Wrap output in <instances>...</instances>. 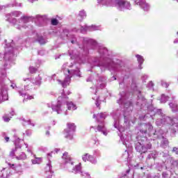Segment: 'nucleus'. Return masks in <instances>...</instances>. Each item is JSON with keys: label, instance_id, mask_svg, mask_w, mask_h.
I'll use <instances>...</instances> for the list:
<instances>
[{"label": "nucleus", "instance_id": "obj_39", "mask_svg": "<svg viewBox=\"0 0 178 178\" xmlns=\"http://www.w3.org/2000/svg\"><path fill=\"white\" fill-rule=\"evenodd\" d=\"M2 137H3L6 143H9L10 138H9V136H6V133H5V132L2 133Z\"/></svg>", "mask_w": 178, "mask_h": 178}, {"label": "nucleus", "instance_id": "obj_44", "mask_svg": "<svg viewBox=\"0 0 178 178\" xmlns=\"http://www.w3.org/2000/svg\"><path fill=\"white\" fill-rule=\"evenodd\" d=\"M147 87L149 88V90H154V83L152 81L149 82Z\"/></svg>", "mask_w": 178, "mask_h": 178}, {"label": "nucleus", "instance_id": "obj_8", "mask_svg": "<svg viewBox=\"0 0 178 178\" xmlns=\"http://www.w3.org/2000/svg\"><path fill=\"white\" fill-rule=\"evenodd\" d=\"M41 80H42V79L41 78V76H40V75L37 76L35 79H31L30 78L24 79L25 84H27L28 83L29 84L24 85V89L22 88L18 90L19 95L21 97H24V101H30L31 99H34V96L29 95V91L31 90V88L30 87V83L35 84V86H41Z\"/></svg>", "mask_w": 178, "mask_h": 178}, {"label": "nucleus", "instance_id": "obj_36", "mask_svg": "<svg viewBox=\"0 0 178 178\" xmlns=\"http://www.w3.org/2000/svg\"><path fill=\"white\" fill-rule=\"evenodd\" d=\"M158 156V153L156 152H152L150 154L147 156V159H151L153 158V159H155Z\"/></svg>", "mask_w": 178, "mask_h": 178}, {"label": "nucleus", "instance_id": "obj_40", "mask_svg": "<svg viewBox=\"0 0 178 178\" xmlns=\"http://www.w3.org/2000/svg\"><path fill=\"white\" fill-rule=\"evenodd\" d=\"M131 88H132L134 91H136V90H137V83L136 81H132Z\"/></svg>", "mask_w": 178, "mask_h": 178}, {"label": "nucleus", "instance_id": "obj_47", "mask_svg": "<svg viewBox=\"0 0 178 178\" xmlns=\"http://www.w3.org/2000/svg\"><path fill=\"white\" fill-rule=\"evenodd\" d=\"M59 23V22L58 21V19H53L51 20V24L52 26H57V24Z\"/></svg>", "mask_w": 178, "mask_h": 178}, {"label": "nucleus", "instance_id": "obj_34", "mask_svg": "<svg viewBox=\"0 0 178 178\" xmlns=\"http://www.w3.org/2000/svg\"><path fill=\"white\" fill-rule=\"evenodd\" d=\"M169 96L165 95V94L161 95V98L160 99L161 104H166L169 101Z\"/></svg>", "mask_w": 178, "mask_h": 178}, {"label": "nucleus", "instance_id": "obj_20", "mask_svg": "<svg viewBox=\"0 0 178 178\" xmlns=\"http://www.w3.org/2000/svg\"><path fill=\"white\" fill-rule=\"evenodd\" d=\"M120 140L123 144V145H125L127 148H131V143H130V136L127 135H122L120 136Z\"/></svg>", "mask_w": 178, "mask_h": 178}, {"label": "nucleus", "instance_id": "obj_64", "mask_svg": "<svg viewBox=\"0 0 178 178\" xmlns=\"http://www.w3.org/2000/svg\"><path fill=\"white\" fill-rule=\"evenodd\" d=\"M47 178H52V175H49Z\"/></svg>", "mask_w": 178, "mask_h": 178}, {"label": "nucleus", "instance_id": "obj_43", "mask_svg": "<svg viewBox=\"0 0 178 178\" xmlns=\"http://www.w3.org/2000/svg\"><path fill=\"white\" fill-rule=\"evenodd\" d=\"M93 156H101V152L99 150L95 149L93 151Z\"/></svg>", "mask_w": 178, "mask_h": 178}, {"label": "nucleus", "instance_id": "obj_29", "mask_svg": "<svg viewBox=\"0 0 178 178\" xmlns=\"http://www.w3.org/2000/svg\"><path fill=\"white\" fill-rule=\"evenodd\" d=\"M33 158H35V159L31 160L33 165H40V163L42 162V158L41 157H36L35 155H33Z\"/></svg>", "mask_w": 178, "mask_h": 178}, {"label": "nucleus", "instance_id": "obj_56", "mask_svg": "<svg viewBox=\"0 0 178 178\" xmlns=\"http://www.w3.org/2000/svg\"><path fill=\"white\" fill-rule=\"evenodd\" d=\"M124 156H126V158H127L129 156V152H127V151H125Z\"/></svg>", "mask_w": 178, "mask_h": 178}, {"label": "nucleus", "instance_id": "obj_46", "mask_svg": "<svg viewBox=\"0 0 178 178\" xmlns=\"http://www.w3.org/2000/svg\"><path fill=\"white\" fill-rule=\"evenodd\" d=\"M29 72L30 73H35V72H37V68L34 67H29Z\"/></svg>", "mask_w": 178, "mask_h": 178}, {"label": "nucleus", "instance_id": "obj_25", "mask_svg": "<svg viewBox=\"0 0 178 178\" xmlns=\"http://www.w3.org/2000/svg\"><path fill=\"white\" fill-rule=\"evenodd\" d=\"M169 106L172 111V112H177L178 111V105L176 101H173L169 103Z\"/></svg>", "mask_w": 178, "mask_h": 178}, {"label": "nucleus", "instance_id": "obj_15", "mask_svg": "<svg viewBox=\"0 0 178 178\" xmlns=\"http://www.w3.org/2000/svg\"><path fill=\"white\" fill-rule=\"evenodd\" d=\"M13 143H14L15 149H13L12 151L10 152V156L13 158L15 156V152L17 151V149H20L22 148V145L24 144V140L20 139L19 137H17V135L14 134L13 135Z\"/></svg>", "mask_w": 178, "mask_h": 178}, {"label": "nucleus", "instance_id": "obj_45", "mask_svg": "<svg viewBox=\"0 0 178 178\" xmlns=\"http://www.w3.org/2000/svg\"><path fill=\"white\" fill-rule=\"evenodd\" d=\"M161 86H162V87H164L165 88H168L169 87V83H168L165 81H161Z\"/></svg>", "mask_w": 178, "mask_h": 178}, {"label": "nucleus", "instance_id": "obj_52", "mask_svg": "<svg viewBox=\"0 0 178 178\" xmlns=\"http://www.w3.org/2000/svg\"><path fill=\"white\" fill-rule=\"evenodd\" d=\"M93 140L95 142V144H96L97 145L99 144V142L98 141V139L97 138H93Z\"/></svg>", "mask_w": 178, "mask_h": 178}, {"label": "nucleus", "instance_id": "obj_38", "mask_svg": "<svg viewBox=\"0 0 178 178\" xmlns=\"http://www.w3.org/2000/svg\"><path fill=\"white\" fill-rule=\"evenodd\" d=\"M22 124H23V126H27V124H31V126L34 127V124L31 123V121L30 120H23Z\"/></svg>", "mask_w": 178, "mask_h": 178}, {"label": "nucleus", "instance_id": "obj_11", "mask_svg": "<svg viewBox=\"0 0 178 178\" xmlns=\"http://www.w3.org/2000/svg\"><path fill=\"white\" fill-rule=\"evenodd\" d=\"M6 79V70L5 69L0 70V102L8 101V86L3 83V81Z\"/></svg>", "mask_w": 178, "mask_h": 178}, {"label": "nucleus", "instance_id": "obj_10", "mask_svg": "<svg viewBox=\"0 0 178 178\" xmlns=\"http://www.w3.org/2000/svg\"><path fill=\"white\" fill-rule=\"evenodd\" d=\"M120 99L117 100V102L118 104H119V105H120L121 106H124V108H125V111L124 113V123L126 126V129H127V127H129V124H130V122H129V120H127V117L126 116L127 113H126V112L130 113L131 111V110L133 109V103H131V101L127 100L129 99V93L122 92L120 93Z\"/></svg>", "mask_w": 178, "mask_h": 178}, {"label": "nucleus", "instance_id": "obj_63", "mask_svg": "<svg viewBox=\"0 0 178 178\" xmlns=\"http://www.w3.org/2000/svg\"><path fill=\"white\" fill-rule=\"evenodd\" d=\"M46 134H47V136H49V131H47L46 132Z\"/></svg>", "mask_w": 178, "mask_h": 178}, {"label": "nucleus", "instance_id": "obj_7", "mask_svg": "<svg viewBox=\"0 0 178 178\" xmlns=\"http://www.w3.org/2000/svg\"><path fill=\"white\" fill-rule=\"evenodd\" d=\"M102 6H115L120 12L131 10V3L127 0H97Z\"/></svg>", "mask_w": 178, "mask_h": 178}, {"label": "nucleus", "instance_id": "obj_5", "mask_svg": "<svg viewBox=\"0 0 178 178\" xmlns=\"http://www.w3.org/2000/svg\"><path fill=\"white\" fill-rule=\"evenodd\" d=\"M64 74L65 76V79L62 81L60 79H58L57 81L58 84H60L63 88H66L69 84H70V79H72V76H77V77H81V73L80 72V70L77 67L76 64H73V63H65L63 64L62 67Z\"/></svg>", "mask_w": 178, "mask_h": 178}, {"label": "nucleus", "instance_id": "obj_62", "mask_svg": "<svg viewBox=\"0 0 178 178\" xmlns=\"http://www.w3.org/2000/svg\"><path fill=\"white\" fill-rule=\"evenodd\" d=\"M112 80H116V76H113V77H112Z\"/></svg>", "mask_w": 178, "mask_h": 178}, {"label": "nucleus", "instance_id": "obj_33", "mask_svg": "<svg viewBox=\"0 0 178 178\" xmlns=\"http://www.w3.org/2000/svg\"><path fill=\"white\" fill-rule=\"evenodd\" d=\"M22 6V3H17L16 1H14L13 3H9L6 6V8H15Z\"/></svg>", "mask_w": 178, "mask_h": 178}, {"label": "nucleus", "instance_id": "obj_31", "mask_svg": "<svg viewBox=\"0 0 178 178\" xmlns=\"http://www.w3.org/2000/svg\"><path fill=\"white\" fill-rule=\"evenodd\" d=\"M15 158L17 161H26L27 159V155L24 152H21L20 155L17 156Z\"/></svg>", "mask_w": 178, "mask_h": 178}, {"label": "nucleus", "instance_id": "obj_13", "mask_svg": "<svg viewBox=\"0 0 178 178\" xmlns=\"http://www.w3.org/2000/svg\"><path fill=\"white\" fill-rule=\"evenodd\" d=\"M111 116H113V118L114 119V127L118 129L120 133H123V131L126 130V128L119 124V120H120V116H122L120 114V110L113 111L111 113Z\"/></svg>", "mask_w": 178, "mask_h": 178}, {"label": "nucleus", "instance_id": "obj_23", "mask_svg": "<svg viewBox=\"0 0 178 178\" xmlns=\"http://www.w3.org/2000/svg\"><path fill=\"white\" fill-rule=\"evenodd\" d=\"M10 168L15 170V173H17V175H23V168L21 164H12Z\"/></svg>", "mask_w": 178, "mask_h": 178}, {"label": "nucleus", "instance_id": "obj_19", "mask_svg": "<svg viewBox=\"0 0 178 178\" xmlns=\"http://www.w3.org/2000/svg\"><path fill=\"white\" fill-rule=\"evenodd\" d=\"M163 156L164 158H168V161L170 162V163L171 164V165H170L171 169H173V168H176V166H177V165H178L177 161L174 160V159L172 157L169 156L168 153H163Z\"/></svg>", "mask_w": 178, "mask_h": 178}, {"label": "nucleus", "instance_id": "obj_60", "mask_svg": "<svg viewBox=\"0 0 178 178\" xmlns=\"http://www.w3.org/2000/svg\"><path fill=\"white\" fill-rule=\"evenodd\" d=\"M11 87H12L13 88H15L16 87V84L12 83V84H11Z\"/></svg>", "mask_w": 178, "mask_h": 178}, {"label": "nucleus", "instance_id": "obj_41", "mask_svg": "<svg viewBox=\"0 0 178 178\" xmlns=\"http://www.w3.org/2000/svg\"><path fill=\"white\" fill-rule=\"evenodd\" d=\"M92 99H95V105L96 106H99V97H92Z\"/></svg>", "mask_w": 178, "mask_h": 178}, {"label": "nucleus", "instance_id": "obj_24", "mask_svg": "<svg viewBox=\"0 0 178 178\" xmlns=\"http://www.w3.org/2000/svg\"><path fill=\"white\" fill-rule=\"evenodd\" d=\"M88 27L89 26L85 25L81 26L80 29L74 28L72 31H74V33H81L82 34H86L87 31H90Z\"/></svg>", "mask_w": 178, "mask_h": 178}, {"label": "nucleus", "instance_id": "obj_49", "mask_svg": "<svg viewBox=\"0 0 178 178\" xmlns=\"http://www.w3.org/2000/svg\"><path fill=\"white\" fill-rule=\"evenodd\" d=\"M141 79H142L143 81L145 83V80H147V79H148V75L143 74L142 76Z\"/></svg>", "mask_w": 178, "mask_h": 178}, {"label": "nucleus", "instance_id": "obj_1", "mask_svg": "<svg viewBox=\"0 0 178 178\" xmlns=\"http://www.w3.org/2000/svg\"><path fill=\"white\" fill-rule=\"evenodd\" d=\"M62 37H66L71 44L78 45V50L69 51V55L71 59L76 60L78 63H84L86 59L90 54V49H97L99 57H95L93 60L94 66L100 67L102 72L110 70V72H120L124 73L126 67L124 63L120 60L115 62L109 57L108 49L104 46L99 45L95 40L89 38L76 37L74 35L69 32V30L64 29L62 33Z\"/></svg>", "mask_w": 178, "mask_h": 178}, {"label": "nucleus", "instance_id": "obj_26", "mask_svg": "<svg viewBox=\"0 0 178 178\" xmlns=\"http://www.w3.org/2000/svg\"><path fill=\"white\" fill-rule=\"evenodd\" d=\"M89 31H97L102 30L101 25H91L88 26Z\"/></svg>", "mask_w": 178, "mask_h": 178}, {"label": "nucleus", "instance_id": "obj_4", "mask_svg": "<svg viewBox=\"0 0 178 178\" xmlns=\"http://www.w3.org/2000/svg\"><path fill=\"white\" fill-rule=\"evenodd\" d=\"M22 16V12L20 11H12L10 13L6 15V20L8 22L11 24L17 29V30H22L24 29V30H33V26L30 24V19L31 17L24 16L21 17L19 19H17L15 17H19Z\"/></svg>", "mask_w": 178, "mask_h": 178}, {"label": "nucleus", "instance_id": "obj_58", "mask_svg": "<svg viewBox=\"0 0 178 178\" xmlns=\"http://www.w3.org/2000/svg\"><path fill=\"white\" fill-rule=\"evenodd\" d=\"M59 151H60V149H54V152H56V154H58V152H59Z\"/></svg>", "mask_w": 178, "mask_h": 178}, {"label": "nucleus", "instance_id": "obj_32", "mask_svg": "<svg viewBox=\"0 0 178 178\" xmlns=\"http://www.w3.org/2000/svg\"><path fill=\"white\" fill-rule=\"evenodd\" d=\"M36 41H38V42H39V44L41 45L43 44H47V40H45V38H44L42 36L37 35Z\"/></svg>", "mask_w": 178, "mask_h": 178}, {"label": "nucleus", "instance_id": "obj_27", "mask_svg": "<svg viewBox=\"0 0 178 178\" xmlns=\"http://www.w3.org/2000/svg\"><path fill=\"white\" fill-rule=\"evenodd\" d=\"M87 17V13H86V10H81L79 12L78 14V19L79 20H83V19H86Z\"/></svg>", "mask_w": 178, "mask_h": 178}, {"label": "nucleus", "instance_id": "obj_48", "mask_svg": "<svg viewBox=\"0 0 178 178\" xmlns=\"http://www.w3.org/2000/svg\"><path fill=\"white\" fill-rule=\"evenodd\" d=\"M10 118L11 117H9L7 115H6L3 117V119L4 122H9V120H10Z\"/></svg>", "mask_w": 178, "mask_h": 178}, {"label": "nucleus", "instance_id": "obj_59", "mask_svg": "<svg viewBox=\"0 0 178 178\" xmlns=\"http://www.w3.org/2000/svg\"><path fill=\"white\" fill-rule=\"evenodd\" d=\"M36 17H37V19H40V20L42 19L41 15H37Z\"/></svg>", "mask_w": 178, "mask_h": 178}, {"label": "nucleus", "instance_id": "obj_18", "mask_svg": "<svg viewBox=\"0 0 178 178\" xmlns=\"http://www.w3.org/2000/svg\"><path fill=\"white\" fill-rule=\"evenodd\" d=\"M136 5H138L144 12H148L150 9V6L145 0H136Z\"/></svg>", "mask_w": 178, "mask_h": 178}, {"label": "nucleus", "instance_id": "obj_12", "mask_svg": "<svg viewBox=\"0 0 178 178\" xmlns=\"http://www.w3.org/2000/svg\"><path fill=\"white\" fill-rule=\"evenodd\" d=\"M5 47V54H4V59L6 60H12V58L15 56V51L17 49V47H15V43H13V40L11 41V43H8V44H6Z\"/></svg>", "mask_w": 178, "mask_h": 178}, {"label": "nucleus", "instance_id": "obj_42", "mask_svg": "<svg viewBox=\"0 0 178 178\" xmlns=\"http://www.w3.org/2000/svg\"><path fill=\"white\" fill-rule=\"evenodd\" d=\"M24 145H25L26 148H27V152L31 154V155H33V151L31 150V147H29V144L24 143Z\"/></svg>", "mask_w": 178, "mask_h": 178}, {"label": "nucleus", "instance_id": "obj_2", "mask_svg": "<svg viewBox=\"0 0 178 178\" xmlns=\"http://www.w3.org/2000/svg\"><path fill=\"white\" fill-rule=\"evenodd\" d=\"M140 133H138L136 139L138 142L136 143V149L140 154H145L149 149L152 148V145L147 138V134L153 136L154 138H159L161 140L162 147H167L169 144L168 139L165 138V132L160 129L158 131L154 130V127L151 122L142 124L139 127Z\"/></svg>", "mask_w": 178, "mask_h": 178}, {"label": "nucleus", "instance_id": "obj_57", "mask_svg": "<svg viewBox=\"0 0 178 178\" xmlns=\"http://www.w3.org/2000/svg\"><path fill=\"white\" fill-rule=\"evenodd\" d=\"M92 81V76H90L88 78L87 81Z\"/></svg>", "mask_w": 178, "mask_h": 178}, {"label": "nucleus", "instance_id": "obj_17", "mask_svg": "<svg viewBox=\"0 0 178 178\" xmlns=\"http://www.w3.org/2000/svg\"><path fill=\"white\" fill-rule=\"evenodd\" d=\"M137 106H140V109H145L147 106V99L141 95V92L138 91V102H136Z\"/></svg>", "mask_w": 178, "mask_h": 178}, {"label": "nucleus", "instance_id": "obj_16", "mask_svg": "<svg viewBox=\"0 0 178 178\" xmlns=\"http://www.w3.org/2000/svg\"><path fill=\"white\" fill-rule=\"evenodd\" d=\"M74 131H76V125H74V123L68 122L67 124V129L64 131V136L65 138L72 140Z\"/></svg>", "mask_w": 178, "mask_h": 178}, {"label": "nucleus", "instance_id": "obj_9", "mask_svg": "<svg viewBox=\"0 0 178 178\" xmlns=\"http://www.w3.org/2000/svg\"><path fill=\"white\" fill-rule=\"evenodd\" d=\"M62 159L64 160V162L65 163V168H67L68 170H70V169H72L71 172L72 173H74L75 175H76V173H80L82 177L91 178V175H90L88 172H82L81 163H79V165H76L74 168L73 167L74 165V163H73V161H72V159L69 155V153L65 152L63 154Z\"/></svg>", "mask_w": 178, "mask_h": 178}, {"label": "nucleus", "instance_id": "obj_6", "mask_svg": "<svg viewBox=\"0 0 178 178\" xmlns=\"http://www.w3.org/2000/svg\"><path fill=\"white\" fill-rule=\"evenodd\" d=\"M65 104L67 107L68 111H76L77 106L74 104L73 102H69V97L65 94V90H61V95L58 97V102L56 104H51V109L54 112H56L58 115L60 113H65L67 115V113L65 111Z\"/></svg>", "mask_w": 178, "mask_h": 178}, {"label": "nucleus", "instance_id": "obj_53", "mask_svg": "<svg viewBox=\"0 0 178 178\" xmlns=\"http://www.w3.org/2000/svg\"><path fill=\"white\" fill-rule=\"evenodd\" d=\"M26 136H31V130H26Z\"/></svg>", "mask_w": 178, "mask_h": 178}, {"label": "nucleus", "instance_id": "obj_54", "mask_svg": "<svg viewBox=\"0 0 178 178\" xmlns=\"http://www.w3.org/2000/svg\"><path fill=\"white\" fill-rule=\"evenodd\" d=\"M5 8H6V6L0 5V12L1 10H3V9H5Z\"/></svg>", "mask_w": 178, "mask_h": 178}, {"label": "nucleus", "instance_id": "obj_37", "mask_svg": "<svg viewBox=\"0 0 178 178\" xmlns=\"http://www.w3.org/2000/svg\"><path fill=\"white\" fill-rule=\"evenodd\" d=\"M90 154L88 153H86L85 154L82 155V161H83V162H87L89 161L90 159Z\"/></svg>", "mask_w": 178, "mask_h": 178}, {"label": "nucleus", "instance_id": "obj_22", "mask_svg": "<svg viewBox=\"0 0 178 178\" xmlns=\"http://www.w3.org/2000/svg\"><path fill=\"white\" fill-rule=\"evenodd\" d=\"M106 77L105 76H99L97 86L96 88H104L106 86Z\"/></svg>", "mask_w": 178, "mask_h": 178}, {"label": "nucleus", "instance_id": "obj_35", "mask_svg": "<svg viewBox=\"0 0 178 178\" xmlns=\"http://www.w3.org/2000/svg\"><path fill=\"white\" fill-rule=\"evenodd\" d=\"M88 162H90V163H92V165H97V158H95V156L90 154Z\"/></svg>", "mask_w": 178, "mask_h": 178}, {"label": "nucleus", "instance_id": "obj_61", "mask_svg": "<svg viewBox=\"0 0 178 178\" xmlns=\"http://www.w3.org/2000/svg\"><path fill=\"white\" fill-rule=\"evenodd\" d=\"M10 115H11V116H14L15 115V111H11V113H10Z\"/></svg>", "mask_w": 178, "mask_h": 178}, {"label": "nucleus", "instance_id": "obj_28", "mask_svg": "<svg viewBox=\"0 0 178 178\" xmlns=\"http://www.w3.org/2000/svg\"><path fill=\"white\" fill-rule=\"evenodd\" d=\"M136 58H137V60L139 63L138 67L139 69H143L142 65L143 63H144V57H143L142 56L137 54L136 56Z\"/></svg>", "mask_w": 178, "mask_h": 178}, {"label": "nucleus", "instance_id": "obj_51", "mask_svg": "<svg viewBox=\"0 0 178 178\" xmlns=\"http://www.w3.org/2000/svg\"><path fill=\"white\" fill-rule=\"evenodd\" d=\"M147 118H148V115H145L144 117H140V120H147Z\"/></svg>", "mask_w": 178, "mask_h": 178}, {"label": "nucleus", "instance_id": "obj_3", "mask_svg": "<svg viewBox=\"0 0 178 178\" xmlns=\"http://www.w3.org/2000/svg\"><path fill=\"white\" fill-rule=\"evenodd\" d=\"M147 113L152 116H156L159 118L156 121V126H163V124H170L172 134H175L178 131V118H172L166 116L162 113V109H158L154 107V105L151 104L147 106Z\"/></svg>", "mask_w": 178, "mask_h": 178}, {"label": "nucleus", "instance_id": "obj_50", "mask_svg": "<svg viewBox=\"0 0 178 178\" xmlns=\"http://www.w3.org/2000/svg\"><path fill=\"white\" fill-rule=\"evenodd\" d=\"M172 152H175L177 155H178V148L177 147H173Z\"/></svg>", "mask_w": 178, "mask_h": 178}, {"label": "nucleus", "instance_id": "obj_21", "mask_svg": "<svg viewBox=\"0 0 178 178\" xmlns=\"http://www.w3.org/2000/svg\"><path fill=\"white\" fill-rule=\"evenodd\" d=\"M54 154V152H51L50 153L47 154V159H49V162L47 163L45 170L46 172H49L51 173L52 172V165L51 164V157Z\"/></svg>", "mask_w": 178, "mask_h": 178}, {"label": "nucleus", "instance_id": "obj_30", "mask_svg": "<svg viewBox=\"0 0 178 178\" xmlns=\"http://www.w3.org/2000/svg\"><path fill=\"white\" fill-rule=\"evenodd\" d=\"M9 169L8 168H3L1 171L0 175H1V178H8V176L9 175Z\"/></svg>", "mask_w": 178, "mask_h": 178}, {"label": "nucleus", "instance_id": "obj_14", "mask_svg": "<svg viewBox=\"0 0 178 178\" xmlns=\"http://www.w3.org/2000/svg\"><path fill=\"white\" fill-rule=\"evenodd\" d=\"M106 118V113H101L97 115V122H100L101 123L98 125L97 130L98 131H101L104 136H108V131H106V128L104 126V120H105Z\"/></svg>", "mask_w": 178, "mask_h": 178}, {"label": "nucleus", "instance_id": "obj_55", "mask_svg": "<svg viewBox=\"0 0 178 178\" xmlns=\"http://www.w3.org/2000/svg\"><path fill=\"white\" fill-rule=\"evenodd\" d=\"M29 2H31V3H34V2L38 1V0H28Z\"/></svg>", "mask_w": 178, "mask_h": 178}]
</instances>
